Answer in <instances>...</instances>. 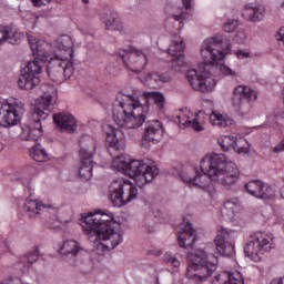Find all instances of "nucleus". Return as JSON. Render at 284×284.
<instances>
[{
    "mask_svg": "<svg viewBox=\"0 0 284 284\" xmlns=\"http://www.w3.org/2000/svg\"><path fill=\"white\" fill-rule=\"evenodd\" d=\"M140 99L134 95H128L119 93L113 104L112 118L119 128L126 130H136L141 128L148 119V112L150 111V101L156 104L159 110L165 108V95L161 92L152 91L144 92Z\"/></svg>",
    "mask_w": 284,
    "mask_h": 284,
    "instance_id": "obj_1",
    "label": "nucleus"
},
{
    "mask_svg": "<svg viewBox=\"0 0 284 284\" xmlns=\"http://www.w3.org/2000/svg\"><path fill=\"white\" fill-rule=\"evenodd\" d=\"M114 220H105V215H94L89 212L82 215L84 234L95 236L94 245L98 252H110L123 241V235L116 230Z\"/></svg>",
    "mask_w": 284,
    "mask_h": 284,
    "instance_id": "obj_2",
    "label": "nucleus"
},
{
    "mask_svg": "<svg viewBox=\"0 0 284 284\" xmlns=\"http://www.w3.org/2000/svg\"><path fill=\"white\" fill-rule=\"evenodd\" d=\"M200 169L210 181L219 183L224 187L234 186L235 183H239V179H241V172H239L236 164L227 161L223 153H213L204 156L200 163Z\"/></svg>",
    "mask_w": 284,
    "mask_h": 284,
    "instance_id": "obj_3",
    "label": "nucleus"
},
{
    "mask_svg": "<svg viewBox=\"0 0 284 284\" xmlns=\"http://www.w3.org/2000/svg\"><path fill=\"white\" fill-rule=\"evenodd\" d=\"M231 50L232 45L227 40L223 41L219 38H209L204 41L203 48L201 49V57L211 72L213 70H220L226 77H236V72L230 69V67L219 63V61L225 59V55L230 54Z\"/></svg>",
    "mask_w": 284,
    "mask_h": 284,
    "instance_id": "obj_4",
    "label": "nucleus"
},
{
    "mask_svg": "<svg viewBox=\"0 0 284 284\" xmlns=\"http://www.w3.org/2000/svg\"><path fill=\"white\" fill-rule=\"evenodd\" d=\"M52 99H54V88H50V91H44L40 97V100L31 109L32 123L30 125L22 126L20 138L22 141H39L43 132L41 121H45L50 116V110H52Z\"/></svg>",
    "mask_w": 284,
    "mask_h": 284,
    "instance_id": "obj_5",
    "label": "nucleus"
},
{
    "mask_svg": "<svg viewBox=\"0 0 284 284\" xmlns=\"http://www.w3.org/2000/svg\"><path fill=\"white\" fill-rule=\"evenodd\" d=\"M219 267V257L209 255L204 250H196L194 253L187 255V267L185 276L195 281V283H203L207 276H212L214 271Z\"/></svg>",
    "mask_w": 284,
    "mask_h": 284,
    "instance_id": "obj_6",
    "label": "nucleus"
},
{
    "mask_svg": "<svg viewBox=\"0 0 284 284\" xmlns=\"http://www.w3.org/2000/svg\"><path fill=\"white\" fill-rule=\"evenodd\" d=\"M118 170L126 174V176L134 179L140 187L152 183V181L159 176V168L143 160H131L130 162L120 161Z\"/></svg>",
    "mask_w": 284,
    "mask_h": 284,
    "instance_id": "obj_7",
    "label": "nucleus"
},
{
    "mask_svg": "<svg viewBox=\"0 0 284 284\" xmlns=\"http://www.w3.org/2000/svg\"><path fill=\"white\" fill-rule=\"evenodd\" d=\"M109 194L113 207H123V205H128L139 196V190L134 184L123 179H118L109 186Z\"/></svg>",
    "mask_w": 284,
    "mask_h": 284,
    "instance_id": "obj_8",
    "label": "nucleus"
},
{
    "mask_svg": "<svg viewBox=\"0 0 284 284\" xmlns=\"http://www.w3.org/2000/svg\"><path fill=\"white\" fill-rule=\"evenodd\" d=\"M274 250V235L267 232H256L251 235L247 244L244 247V253L252 261H261L265 252Z\"/></svg>",
    "mask_w": 284,
    "mask_h": 284,
    "instance_id": "obj_9",
    "label": "nucleus"
},
{
    "mask_svg": "<svg viewBox=\"0 0 284 284\" xmlns=\"http://www.w3.org/2000/svg\"><path fill=\"white\" fill-rule=\"evenodd\" d=\"M94 155V139L83 136L80 140V168L78 174L80 179L90 181L92 179V156Z\"/></svg>",
    "mask_w": 284,
    "mask_h": 284,
    "instance_id": "obj_10",
    "label": "nucleus"
},
{
    "mask_svg": "<svg viewBox=\"0 0 284 284\" xmlns=\"http://www.w3.org/2000/svg\"><path fill=\"white\" fill-rule=\"evenodd\" d=\"M201 68L203 69L202 74L199 73L196 69L189 70L186 72V81L193 90L205 94L207 92H212L214 85H216V81L207 77V74H212V70L205 65V60H203Z\"/></svg>",
    "mask_w": 284,
    "mask_h": 284,
    "instance_id": "obj_11",
    "label": "nucleus"
},
{
    "mask_svg": "<svg viewBox=\"0 0 284 284\" xmlns=\"http://www.w3.org/2000/svg\"><path fill=\"white\" fill-rule=\"evenodd\" d=\"M26 112V104L21 101L0 103V128H14Z\"/></svg>",
    "mask_w": 284,
    "mask_h": 284,
    "instance_id": "obj_12",
    "label": "nucleus"
},
{
    "mask_svg": "<svg viewBox=\"0 0 284 284\" xmlns=\"http://www.w3.org/2000/svg\"><path fill=\"white\" fill-rule=\"evenodd\" d=\"M258 99V93L250 87L239 85L233 90L231 98L232 108L239 114H247L250 112V103Z\"/></svg>",
    "mask_w": 284,
    "mask_h": 284,
    "instance_id": "obj_13",
    "label": "nucleus"
},
{
    "mask_svg": "<svg viewBox=\"0 0 284 284\" xmlns=\"http://www.w3.org/2000/svg\"><path fill=\"white\" fill-rule=\"evenodd\" d=\"M47 72L51 81L57 82L63 77L64 79H70L74 74V67L68 58L55 55L49 62Z\"/></svg>",
    "mask_w": 284,
    "mask_h": 284,
    "instance_id": "obj_14",
    "label": "nucleus"
},
{
    "mask_svg": "<svg viewBox=\"0 0 284 284\" xmlns=\"http://www.w3.org/2000/svg\"><path fill=\"white\" fill-rule=\"evenodd\" d=\"M119 55L131 72H135V74L145 70V65H148V55L143 53V51L136 49H131L130 51L124 50L123 53H119Z\"/></svg>",
    "mask_w": 284,
    "mask_h": 284,
    "instance_id": "obj_15",
    "label": "nucleus"
},
{
    "mask_svg": "<svg viewBox=\"0 0 284 284\" xmlns=\"http://www.w3.org/2000/svg\"><path fill=\"white\" fill-rule=\"evenodd\" d=\"M196 241H199V234L196 233V230L192 223L184 220L180 224V231L178 235L179 247H182L183 250L194 247Z\"/></svg>",
    "mask_w": 284,
    "mask_h": 284,
    "instance_id": "obj_16",
    "label": "nucleus"
},
{
    "mask_svg": "<svg viewBox=\"0 0 284 284\" xmlns=\"http://www.w3.org/2000/svg\"><path fill=\"white\" fill-rule=\"evenodd\" d=\"M232 231L221 229L219 234L215 236L214 245L215 250L221 256H234V243L232 242Z\"/></svg>",
    "mask_w": 284,
    "mask_h": 284,
    "instance_id": "obj_17",
    "label": "nucleus"
},
{
    "mask_svg": "<svg viewBox=\"0 0 284 284\" xmlns=\"http://www.w3.org/2000/svg\"><path fill=\"white\" fill-rule=\"evenodd\" d=\"M203 176L204 175L199 172V169L194 166H186L180 174L183 183L193 185V187H199L200 190L207 192V184L205 183V180H203Z\"/></svg>",
    "mask_w": 284,
    "mask_h": 284,
    "instance_id": "obj_18",
    "label": "nucleus"
},
{
    "mask_svg": "<svg viewBox=\"0 0 284 284\" xmlns=\"http://www.w3.org/2000/svg\"><path fill=\"white\" fill-rule=\"evenodd\" d=\"M163 139V125L159 120L148 121L142 135L141 145L145 146L146 143H159Z\"/></svg>",
    "mask_w": 284,
    "mask_h": 284,
    "instance_id": "obj_19",
    "label": "nucleus"
},
{
    "mask_svg": "<svg viewBox=\"0 0 284 284\" xmlns=\"http://www.w3.org/2000/svg\"><path fill=\"white\" fill-rule=\"evenodd\" d=\"M49 210H54L52 205H44L42 202L37 200H27L23 205L28 219H37L41 214H48Z\"/></svg>",
    "mask_w": 284,
    "mask_h": 284,
    "instance_id": "obj_20",
    "label": "nucleus"
},
{
    "mask_svg": "<svg viewBox=\"0 0 284 284\" xmlns=\"http://www.w3.org/2000/svg\"><path fill=\"white\" fill-rule=\"evenodd\" d=\"M53 122L61 132H74L77 130V120L72 114L55 113L53 114Z\"/></svg>",
    "mask_w": 284,
    "mask_h": 284,
    "instance_id": "obj_21",
    "label": "nucleus"
},
{
    "mask_svg": "<svg viewBox=\"0 0 284 284\" xmlns=\"http://www.w3.org/2000/svg\"><path fill=\"white\" fill-rule=\"evenodd\" d=\"M28 41L33 57H36V59H40V61H48V43L43 40H38L33 36H28Z\"/></svg>",
    "mask_w": 284,
    "mask_h": 284,
    "instance_id": "obj_22",
    "label": "nucleus"
},
{
    "mask_svg": "<svg viewBox=\"0 0 284 284\" xmlns=\"http://www.w3.org/2000/svg\"><path fill=\"white\" fill-rule=\"evenodd\" d=\"M168 52L172 57L174 65H179L180 68L185 65V42H183V40L174 41L172 44H170Z\"/></svg>",
    "mask_w": 284,
    "mask_h": 284,
    "instance_id": "obj_23",
    "label": "nucleus"
},
{
    "mask_svg": "<svg viewBox=\"0 0 284 284\" xmlns=\"http://www.w3.org/2000/svg\"><path fill=\"white\" fill-rule=\"evenodd\" d=\"M81 252H83V247L74 240L64 241L60 247V254H62L67 261H74Z\"/></svg>",
    "mask_w": 284,
    "mask_h": 284,
    "instance_id": "obj_24",
    "label": "nucleus"
},
{
    "mask_svg": "<svg viewBox=\"0 0 284 284\" xmlns=\"http://www.w3.org/2000/svg\"><path fill=\"white\" fill-rule=\"evenodd\" d=\"M102 129L106 135V143H109L113 150H121V142L119 141V138L123 134L121 130H116L110 124L103 125Z\"/></svg>",
    "mask_w": 284,
    "mask_h": 284,
    "instance_id": "obj_25",
    "label": "nucleus"
},
{
    "mask_svg": "<svg viewBox=\"0 0 284 284\" xmlns=\"http://www.w3.org/2000/svg\"><path fill=\"white\" fill-rule=\"evenodd\" d=\"M39 83H41V79L32 73L24 72L18 79L20 90H34Z\"/></svg>",
    "mask_w": 284,
    "mask_h": 284,
    "instance_id": "obj_26",
    "label": "nucleus"
},
{
    "mask_svg": "<svg viewBox=\"0 0 284 284\" xmlns=\"http://www.w3.org/2000/svg\"><path fill=\"white\" fill-rule=\"evenodd\" d=\"M212 284H243L239 273L222 272L214 276Z\"/></svg>",
    "mask_w": 284,
    "mask_h": 284,
    "instance_id": "obj_27",
    "label": "nucleus"
},
{
    "mask_svg": "<svg viewBox=\"0 0 284 284\" xmlns=\"http://www.w3.org/2000/svg\"><path fill=\"white\" fill-rule=\"evenodd\" d=\"M102 23L105 24L108 30H123V26L114 11H105L101 16Z\"/></svg>",
    "mask_w": 284,
    "mask_h": 284,
    "instance_id": "obj_28",
    "label": "nucleus"
},
{
    "mask_svg": "<svg viewBox=\"0 0 284 284\" xmlns=\"http://www.w3.org/2000/svg\"><path fill=\"white\" fill-rule=\"evenodd\" d=\"M219 145L222 148L224 152H230V150H234L241 154V148H239V138L232 135H223L219 140Z\"/></svg>",
    "mask_w": 284,
    "mask_h": 284,
    "instance_id": "obj_29",
    "label": "nucleus"
},
{
    "mask_svg": "<svg viewBox=\"0 0 284 284\" xmlns=\"http://www.w3.org/2000/svg\"><path fill=\"white\" fill-rule=\"evenodd\" d=\"M239 203L240 201L236 197L226 201L221 211L223 219L226 221H232L236 215V210H239Z\"/></svg>",
    "mask_w": 284,
    "mask_h": 284,
    "instance_id": "obj_30",
    "label": "nucleus"
},
{
    "mask_svg": "<svg viewBox=\"0 0 284 284\" xmlns=\"http://www.w3.org/2000/svg\"><path fill=\"white\" fill-rule=\"evenodd\" d=\"M30 156L33 159V161H37L38 163H45V161L50 160V156L48 155V152L41 144L34 145L30 150Z\"/></svg>",
    "mask_w": 284,
    "mask_h": 284,
    "instance_id": "obj_31",
    "label": "nucleus"
},
{
    "mask_svg": "<svg viewBox=\"0 0 284 284\" xmlns=\"http://www.w3.org/2000/svg\"><path fill=\"white\" fill-rule=\"evenodd\" d=\"M44 63H45V60L34 58L33 61L28 62L27 70L24 71V73L34 74V77H39V74H41V72H43Z\"/></svg>",
    "mask_w": 284,
    "mask_h": 284,
    "instance_id": "obj_32",
    "label": "nucleus"
},
{
    "mask_svg": "<svg viewBox=\"0 0 284 284\" xmlns=\"http://www.w3.org/2000/svg\"><path fill=\"white\" fill-rule=\"evenodd\" d=\"M244 17H247L250 19V21L256 22V21H262L263 19V11L261 9H258L257 7H253V6H245L244 8V12H243Z\"/></svg>",
    "mask_w": 284,
    "mask_h": 284,
    "instance_id": "obj_33",
    "label": "nucleus"
},
{
    "mask_svg": "<svg viewBox=\"0 0 284 284\" xmlns=\"http://www.w3.org/2000/svg\"><path fill=\"white\" fill-rule=\"evenodd\" d=\"M210 121L213 125H217V128H227L234 123V120L225 119L222 114L216 113L211 114Z\"/></svg>",
    "mask_w": 284,
    "mask_h": 284,
    "instance_id": "obj_34",
    "label": "nucleus"
},
{
    "mask_svg": "<svg viewBox=\"0 0 284 284\" xmlns=\"http://www.w3.org/2000/svg\"><path fill=\"white\" fill-rule=\"evenodd\" d=\"M74 45V42H72V38L70 36H62L60 41L58 42L59 50H63L69 54V57H72V48Z\"/></svg>",
    "mask_w": 284,
    "mask_h": 284,
    "instance_id": "obj_35",
    "label": "nucleus"
},
{
    "mask_svg": "<svg viewBox=\"0 0 284 284\" xmlns=\"http://www.w3.org/2000/svg\"><path fill=\"white\" fill-rule=\"evenodd\" d=\"M261 187H263V182L258 180H253L245 184V190L251 194V196H255V199H258Z\"/></svg>",
    "mask_w": 284,
    "mask_h": 284,
    "instance_id": "obj_36",
    "label": "nucleus"
},
{
    "mask_svg": "<svg viewBox=\"0 0 284 284\" xmlns=\"http://www.w3.org/2000/svg\"><path fill=\"white\" fill-rule=\"evenodd\" d=\"M37 261H39V248H34L21 257L23 267H30L33 263H37Z\"/></svg>",
    "mask_w": 284,
    "mask_h": 284,
    "instance_id": "obj_37",
    "label": "nucleus"
},
{
    "mask_svg": "<svg viewBox=\"0 0 284 284\" xmlns=\"http://www.w3.org/2000/svg\"><path fill=\"white\" fill-rule=\"evenodd\" d=\"M274 189L270 186L268 184L263 183L262 187L260 189V195L257 199H261L262 201H270V199H274L275 196Z\"/></svg>",
    "mask_w": 284,
    "mask_h": 284,
    "instance_id": "obj_38",
    "label": "nucleus"
},
{
    "mask_svg": "<svg viewBox=\"0 0 284 284\" xmlns=\"http://www.w3.org/2000/svg\"><path fill=\"white\" fill-rule=\"evenodd\" d=\"M8 31L10 32L7 36L8 43H11V45H19V43H21V39H23V33L17 32L16 30H12L10 27H8Z\"/></svg>",
    "mask_w": 284,
    "mask_h": 284,
    "instance_id": "obj_39",
    "label": "nucleus"
},
{
    "mask_svg": "<svg viewBox=\"0 0 284 284\" xmlns=\"http://www.w3.org/2000/svg\"><path fill=\"white\" fill-rule=\"evenodd\" d=\"M183 21H185V14L181 13L178 16H172L168 19V23H173L178 32L183 28Z\"/></svg>",
    "mask_w": 284,
    "mask_h": 284,
    "instance_id": "obj_40",
    "label": "nucleus"
},
{
    "mask_svg": "<svg viewBox=\"0 0 284 284\" xmlns=\"http://www.w3.org/2000/svg\"><path fill=\"white\" fill-rule=\"evenodd\" d=\"M179 123H182V125H189V128H192L195 130V132H203L204 128L200 124L197 119H194L193 121L186 120L185 122L181 121V116H178Z\"/></svg>",
    "mask_w": 284,
    "mask_h": 284,
    "instance_id": "obj_41",
    "label": "nucleus"
},
{
    "mask_svg": "<svg viewBox=\"0 0 284 284\" xmlns=\"http://www.w3.org/2000/svg\"><path fill=\"white\" fill-rule=\"evenodd\" d=\"M149 79L155 82L160 81V83H168L170 81V75L165 73H150Z\"/></svg>",
    "mask_w": 284,
    "mask_h": 284,
    "instance_id": "obj_42",
    "label": "nucleus"
},
{
    "mask_svg": "<svg viewBox=\"0 0 284 284\" xmlns=\"http://www.w3.org/2000/svg\"><path fill=\"white\" fill-rule=\"evenodd\" d=\"M236 28H239V20L235 19H229L224 23V32H235Z\"/></svg>",
    "mask_w": 284,
    "mask_h": 284,
    "instance_id": "obj_43",
    "label": "nucleus"
},
{
    "mask_svg": "<svg viewBox=\"0 0 284 284\" xmlns=\"http://www.w3.org/2000/svg\"><path fill=\"white\" fill-rule=\"evenodd\" d=\"M33 6L41 7V6H48V3H59L61 0H31Z\"/></svg>",
    "mask_w": 284,
    "mask_h": 284,
    "instance_id": "obj_44",
    "label": "nucleus"
},
{
    "mask_svg": "<svg viewBox=\"0 0 284 284\" xmlns=\"http://www.w3.org/2000/svg\"><path fill=\"white\" fill-rule=\"evenodd\" d=\"M9 34H10V31L8 30V27H0V43H3V41H7V38Z\"/></svg>",
    "mask_w": 284,
    "mask_h": 284,
    "instance_id": "obj_45",
    "label": "nucleus"
},
{
    "mask_svg": "<svg viewBox=\"0 0 284 284\" xmlns=\"http://www.w3.org/2000/svg\"><path fill=\"white\" fill-rule=\"evenodd\" d=\"M173 258H174V257L172 256V253H170V252H166V253L162 256V260L164 261V263H171Z\"/></svg>",
    "mask_w": 284,
    "mask_h": 284,
    "instance_id": "obj_46",
    "label": "nucleus"
},
{
    "mask_svg": "<svg viewBox=\"0 0 284 284\" xmlns=\"http://www.w3.org/2000/svg\"><path fill=\"white\" fill-rule=\"evenodd\" d=\"M284 151V139L282 143L273 149V152L278 153Z\"/></svg>",
    "mask_w": 284,
    "mask_h": 284,
    "instance_id": "obj_47",
    "label": "nucleus"
},
{
    "mask_svg": "<svg viewBox=\"0 0 284 284\" xmlns=\"http://www.w3.org/2000/svg\"><path fill=\"white\" fill-rule=\"evenodd\" d=\"M236 55L240 58V59H247V57H250V53L248 52H244V51H239L236 53Z\"/></svg>",
    "mask_w": 284,
    "mask_h": 284,
    "instance_id": "obj_48",
    "label": "nucleus"
},
{
    "mask_svg": "<svg viewBox=\"0 0 284 284\" xmlns=\"http://www.w3.org/2000/svg\"><path fill=\"white\" fill-rule=\"evenodd\" d=\"M170 263L173 267H180L181 265V262L176 257H173Z\"/></svg>",
    "mask_w": 284,
    "mask_h": 284,
    "instance_id": "obj_49",
    "label": "nucleus"
},
{
    "mask_svg": "<svg viewBox=\"0 0 284 284\" xmlns=\"http://www.w3.org/2000/svg\"><path fill=\"white\" fill-rule=\"evenodd\" d=\"M182 6H183V8H185V10H190V8H192L190 0H183Z\"/></svg>",
    "mask_w": 284,
    "mask_h": 284,
    "instance_id": "obj_50",
    "label": "nucleus"
},
{
    "mask_svg": "<svg viewBox=\"0 0 284 284\" xmlns=\"http://www.w3.org/2000/svg\"><path fill=\"white\" fill-rule=\"evenodd\" d=\"M27 170H28V172H31V174L38 173L37 169H34V166H29Z\"/></svg>",
    "mask_w": 284,
    "mask_h": 284,
    "instance_id": "obj_51",
    "label": "nucleus"
},
{
    "mask_svg": "<svg viewBox=\"0 0 284 284\" xmlns=\"http://www.w3.org/2000/svg\"><path fill=\"white\" fill-rule=\"evenodd\" d=\"M271 284H284V278L274 280Z\"/></svg>",
    "mask_w": 284,
    "mask_h": 284,
    "instance_id": "obj_52",
    "label": "nucleus"
},
{
    "mask_svg": "<svg viewBox=\"0 0 284 284\" xmlns=\"http://www.w3.org/2000/svg\"><path fill=\"white\" fill-rule=\"evenodd\" d=\"M237 37H241V39H245V33L240 32V33L237 34Z\"/></svg>",
    "mask_w": 284,
    "mask_h": 284,
    "instance_id": "obj_53",
    "label": "nucleus"
},
{
    "mask_svg": "<svg viewBox=\"0 0 284 284\" xmlns=\"http://www.w3.org/2000/svg\"><path fill=\"white\" fill-rule=\"evenodd\" d=\"M281 196L284 199V187L281 190Z\"/></svg>",
    "mask_w": 284,
    "mask_h": 284,
    "instance_id": "obj_54",
    "label": "nucleus"
},
{
    "mask_svg": "<svg viewBox=\"0 0 284 284\" xmlns=\"http://www.w3.org/2000/svg\"><path fill=\"white\" fill-rule=\"evenodd\" d=\"M3 150V143L0 142V152Z\"/></svg>",
    "mask_w": 284,
    "mask_h": 284,
    "instance_id": "obj_55",
    "label": "nucleus"
},
{
    "mask_svg": "<svg viewBox=\"0 0 284 284\" xmlns=\"http://www.w3.org/2000/svg\"><path fill=\"white\" fill-rule=\"evenodd\" d=\"M82 3H90V0H82Z\"/></svg>",
    "mask_w": 284,
    "mask_h": 284,
    "instance_id": "obj_56",
    "label": "nucleus"
},
{
    "mask_svg": "<svg viewBox=\"0 0 284 284\" xmlns=\"http://www.w3.org/2000/svg\"><path fill=\"white\" fill-rule=\"evenodd\" d=\"M110 74H114V71L110 70V67L108 68Z\"/></svg>",
    "mask_w": 284,
    "mask_h": 284,
    "instance_id": "obj_57",
    "label": "nucleus"
},
{
    "mask_svg": "<svg viewBox=\"0 0 284 284\" xmlns=\"http://www.w3.org/2000/svg\"><path fill=\"white\" fill-rule=\"evenodd\" d=\"M158 256H161V252H158Z\"/></svg>",
    "mask_w": 284,
    "mask_h": 284,
    "instance_id": "obj_58",
    "label": "nucleus"
}]
</instances>
